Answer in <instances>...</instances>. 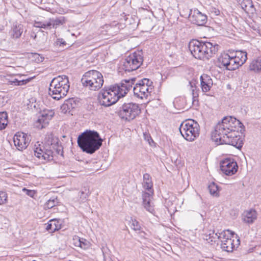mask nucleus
Returning a JSON list of instances; mask_svg holds the SVG:
<instances>
[{
    "label": "nucleus",
    "mask_w": 261,
    "mask_h": 261,
    "mask_svg": "<svg viewBox=\"0 0 261 261\" xmlns=\"http://www.w3.org/2000/svg\"><path fill=\"white\" fill-rule=\"evenodd\" d=\"M69 88L68 77L65 75H59L51 81L48 94L53 99L59 100L67 95Z\"/></svg>",
    "instance_id": "nucleus-6"
},
{
    "label": "nucleus",
    "mask_w": 261,
    "mask_h": 261,
    "mask_svg": "<svg viewBox=\"0 0 261 261\" xmlns=\"http://www.w3.org/2000/svg\"><path fill=\"white\" fill-rule=\"evenodd\" d=\"M257 212L254 208L245 210L242 215L243 221L248 224H251L254 222L257 218Z\"/></svg>",
    "instance_id": "nucleus-18"
},
{
    "label": "nucleus",
    "mask_w": 261,
    "mask_h": 261,
    "mask_svg": "<svg viewBox=\"0 0 261 261\" xmlns=\"http://www.w3.org/2000/svg\"><path fill=\"white\" fill-rule=\"evenodd\" d=\"M249 250H250V251H249V252H252V250H253V248H251V249H250Z\"/></svg>",
    "instance_id": "nucleus-52"
},
{
    "label": "nucleus",
    "mask_w": 261,
    "mask_h": 261,
    "mask_svg": "<svg viewBox=\"0 0 261 261\" xmlns=\"http://www.w3.org/2000/svg\"><path fill=\"white\" fill-rule=\"evenodd\" d=\"M116 113L121 119L129 122L141 113V109L137 103L124 102L119 108Z\"/></svg>",
    "instance_id": "nucleus-8"
},
{
    "label": "nucleus",
    "mask_w": 261,
    "mask_h": 261,
    "mask_svg": "<svg viewBox=\"0 0 261 261\" xmlns=\"http://www.w3.org/2000/svg\"><path fill=\"white\" fill-rule=\"evenodd\" d=\"M137 79L134 82L133 92L134 95L141 99L143 98H147L150 95L154 89L153 82L148 79H143L138 80Z\"/></svg>",
    "instance_id": "nucleus-10"
},
{
    "label": "nucleus",
    "mask_w": 261,
    "mask_h": 261,
    "mask_svg": "<svg viewBox=\"0 0 261 261\" xmlns=\"http://www.w3.org/2000/svg\"><path fill=\"white\" fill-rule=\"evenodd\" d=\"M144 138L145 140L148 142V143L150 144V141L153 142L152 139L151 138L150 134L146 132L143 133Z\"/></svg>",
    "instance_id": "nucleus-46"
},
{
    "label": "nucleus",
    "mask_w": 261,
    "mask_h": 261,
    "mask_svg": "<svg viewBox=\"0 0 261 261\" xmlns=\"http://www.w3.org/2000/svg\"><path fill=\"white\" fill-rule=\"evenodd\" d=\"M56 44L57 46L63 48L66 46L67 43L63 38H58L56 41Z\"/></svg>",
    "instance_id": "nucleus-44"
},
{
    "label": "nucleus",
    "mask_w": 261,
    "mask_h": 261,
    "mask_svg": "<svg viewBox=\"0 0 261 261\" xmlns=\"http://www.w3.org/2000/svg\"><path fill=\"white\" fill-rule=\"evenodd\" d=\"M30 81V79H27L26 80H18L17 79H15L14 80L10 81L9 83L11 85L14 86H22L25 85Z\"/></svg>",
    "instance_id": "nucleus-34"
},
{
    "label": "nucleus",
    "mask_w": 261,
    "mask_h": 261,
    "mask_svg": "<svg viewBox=\"0 0 261 261\" xmlns=\"http://www.w3.org/2000/svg\"><path fill=\"white\" fill-rule=\"evenodd\" d=\"M8 194L5 191H0V205H3L7 202Z\"/></svg>",
    "instance_id": "nucleus-36"
},
{
    "label": "nucleus",
    "mask_w": 261,
    "mask_h": 261,
    "mask_svg": "<svg viewBox=\"0 0 261 261\" xmlns=\"http://www.w3.org/2000/svg\"><path fill=\"white\" fill-rule=\"evenodd\" d=\"M122 97H120V96H117V97H109L106 96L105 94L98 95L99 103L101 106L105 107H108L114 105Z\"/></svg>",
    "instance_id": "nucleus-21"
},
{
    "label": "nucleus",
    "mask_w": 261,
    "mask_h": 261,
    "mask_svg": "<svg viewBox=\"0 0 261 261\" xmlns=\"http://www.w3.org/2000/svg\"><path fill=\"white\" fill-rule=\"evenodd\" d=\"M30 136L24 133H17L13 137L15 146L19 150H23L29 145Z\"/></svg>",
    "instance_id": "nucleus-15"
},
{
    "label": "nucleus",
    "mask_w": 261,
    "mask_h": 261,
    "mask_svg": "<svg viewBox=\"0 0 261 261\" xmlns=\"http://www.w3.org/2000/svg\"><path fill=\"white\" fill-rule=\"evenodd\" d=\"M249 70L256 73L261 72V56L252 61L249 65Z\"/></svg>",
    "instance_id": "nucleus-24"
},
{
    "label": "nucleus",
    "mask_w": 261,
    "mask_h": 261,
    "mask_svg": "<svg viewBox=\"0 0 261 261\" xmlns=\"http://www.w3.org/2000/svg\"><path fill=\"white\" fill-rule=\"evenodd\" d=\"M136 77L123 79L120 83L109 86H105L99 93V95L105 94L107 97H124L132 88Z\"/></svg>",
    "instance_id": "nucleus-5"
},
{
    "label": "nucleus",
    "mask_w": 261,
    "mask_h": 261,
    "mask_svg": "<svg viewBox=\"0 0 261 261\" xmlns=\"http://www.w3.org/2000/svg\"><path fill=\"white\" fill-rule=\"evenodd\" d=\"M22 191L25 193V194L31 197H34L36 195V192L35 190L27 189L25 188L22 189Z\"/></svg>",
    "instance_id": "nucleus-43"
},
{
    "label": "nucleus",
    "mask_w": 261,
    "mask_h": 261,
    "mask_svg": "<svg viewBox=\"0 0 261 261\" xmlns=\"http://www.w3.org/2000/svg\"><path fill=\"white\" fill-rule=\"evenodd\" d=\"M49 19L52 24V29H56L57 27L65 24L67 21V18L63 16L50 18Z\"/></svg>",
    "instance_id": "nucleus-26"
},
{
    "label": "nucleus",
    "mask_w": 261,
    "mask_h": 261,
    "mask_svg": "<svg viewBox=\"0 0 261 261\" xmlns=\"http://www.w3.org/2000/svg\"><path fill=\"white\" fill-rule=\"evenodd\" d=\"M36 31L37 30H33L30 34L31 38H33L34 40H36L37 39V36L36 33H38V32H37Z\"/></svg>",
    "instance_id": "nucleus-49"
},
{
    "label": "nucleus",
    "mask_w": 261,
    "mask_h": 261,
    "mask_svg": "<svg viewBox=\"0 0 261 261\" xmlns=\"http://www.w3.org/2000/svg\"><path fill=\"white\" fill-rule=\"evenodd\" d=\"M23 26L21 24H13L11 30V37L14 39L19 38L23 32Z\"/></svg>",
    "instance_id": "nucleus-25"
},
{
    "label": "nucleus",
    "mask_w": 261,
    "mask_h": 261,
    "mask_svg": "<svg viewBox=\"0 0 261 261\" xmlns=\"http://www.w3.org/2000/svg\"><path fill=\"white\" fill-rule=\"evenodd\" d=\"M234 58H237L240 61L241 63L243 64L247 59V53L245 51L237 50L236 52Z\"/></svg>",
    "instance_id": "nucleus-30"
},
{
    "label": "nucleus",
    "mask_w": 261,
    "mask_h": 261,
    "mask_svg": "<svg viewBox=\"0 0 261 261\" xmlns=\"http://www.w3.org/2000/svg\"><path fill=\"white\" fill-rule=\"evenodd\" d=\"M226 229L223 230L221 232L219 230L215 232V229H212V233L210 232L208 234H205L203 239L213 244L216 241V239H225L226 237Z\"/></svg>",
    "instance_id": "nucleus-19"
},
{
    "label": "nucleus",
    "mask_w": 261,
    "mask_h": 261,
    "mask_svg": "<svg viewBox=\"0 0 261 261\" xmlns=\"http://www.w3.org/2000/svg\"><path fill=\"white\" fill-rule=\"evenodd\" d=\"M139 223L137 220L130 218V220L128 221L127 225L130 228H141Z\"/></svg>",
    "instance_id": "nucleus-35"
},
{
    "label": "nucleus",
    "mask_w": 261,
    "mask_h": 261,
    "mask_svg": "<svg viewBox=\"0 0 261 261\" xmlns=\"http://www.w3.org/2000/svg\"><path fill=\"white\" fill-rule=\"evenodd\" d=\"M218 62V66L220 68H225L226 70L231 71L238 69L243 65L237 58L226 53L219 57Z\"/></svg>",
    "instance_id": "nucleus-13"
},
{
    "label": "nucleus",
    "mask_w": 261,
    "mask_h": 261,
    "mask_svg": "<svg viewBox=\"0 0 261 261\" xmlns=\"http://www.w3.org/2000/svg\"><path fill=\"white\" fill-rule=\"evenodd\" d=\"M152 194L149 192H143L142 194V204L151 201Z\"/></svg>",
    "instance_id": "nucleus-37"
},
{
    "label": "nucleus",
    "mask_w": 261,
    "mask_h": 261,
    "mask_svg": "<svg viewBox=\"0 0 261 261\" xmlns=\"http://www.w3.org/2000/svg\"><path fill=\"white\" fill-rule=\"evenodd\" d=\"M59 201L57 196H53L45 203L46 208L50 209L58 204Z\"/></svg>",
    "instance_id": "nucleus-32"
},
{
    "label": "nucleus",
    "mask_w": 261,
    "mask_h": 261,
    "mask_svg": "<svg viewBox=\"0 0 261 261\" xmlns=\"http://www.w3.org/2000/svg\"><path fill=\"white\" fill-rule=\"evenodd\" d=\"M237 127L242 134L245 131L244 124L239 120L233 116H225L215 126L212 139L217 145L227 144L241 149L243 138L239 135L238 130H236Z\"/></svg>",
    "instance_id": "nucleus-1"
},
{
    "label": "nucleus",
    "mask_w": 261,
    "mask_h": 261,
    "mask_svg": "<svg viewBox=\"0 0 261 261\" xmlns=\"http://www.w3.org/2000/svg\"><path fill=\"white\" fill-rule=\"evenodd\" d=\"M40 115L36 121L37 127L40 128L45 127L49 123V121L54 116L55 113L52 110H44L43 111L39 110Z\"/></svg>",
    "instance_id": "nucleus-16"
},
{
    "label": "nucleus",
    "mask_w": 261,
    "mask_h": 261,
    "mask_svg": "<svg viewBox=\"0 0 261 261\" xmlns=\"http://www.w3.org/2000/svg\"><path fill=\"white\" fill-rule=\"evenodd\" d=\"M103 139L95 130H86L81 134L77 140L78 146L87 153L92 154L98 150L102 145Z\"/></svg>",
    "instance_id": "nucleus-4"
},
{
    "label": "nucleus",
    "mask_w": 261,
    "mask_h": 261,
    "mask_svg": "<svg viewBox=\"0 0 261 261\" xmlns=\"http://www.w3.org/2000/svg\"><path fill=\"white\" fill-rule=\"evenodd\" d=\"M59 229H46V230L48 231L49 233H53L56 231H58L59 230Z\"/></svg>",
    "instance_id": "nucleus-50"
},
{
    "label": "nucleus",
    "mask_w": 261,
    "mask_h": 261,
    "mask_svg": "<svg viewBox=\"0 0 261 261\" xmlns=\"http://www.w3.org/2000/svg\"><path fill=\"white\" fill-rule=\"evenodd\" d=\"M220 169L225 175L231 176L237 172L238 166L233 159L226 158L221 161Z\"/></svg>",
    "instance_id": "nucleus-14"
},
{
    "label": "nucleus",
    "mask_w": 261,
    "mask_h": 261,
    "mask_svg": "<svg viewBox=\"0 0 261 261\" xmlns=\"http://www.w3.org/2000/svg\"><path fill=\"white\" fill-rule=\"evenodd\" d=\"M43 21H35L34 22L33 27L36 28H41L42 23Z\"/></svg>",
    "instance_id": "nucleus-48"
},
{
    "label": "nucleus",
    "mask_w": 261,
    "mask_h": 261,
    "mask_svg": "<svg viewBox=\"0 0 261 261\" xmlns=\"http://www.w3.org/2000/svg\"><path fill=\"white\" fill-rule=\"evenodd\" d=\"M188 47L193 56L195 59L201 60H209L220 48V45L215 42H211L197 39L191 40Z\"/></svg>",
    "instance_id": "nucleus-2"
},
{
    "label": "nucleus",
    "mask_w": 261,
    "mask_h": 261,
    "mask_svg": "<svg viewBox=\"0 0 261 261\" xmlns=\"http://www.w3.org/2000/svg\"><path fill=\"white\" fill-rule=\"evenodd\" d=\"M80 239L81 240L80 241L81 244H80L79 247L84 249L88 248L90 245L89 242L82 238H81Z\"/></svg>",
    "instance_id": "nucleus-41"
},
{
    "label": "nucleus",
    "mask_w": 261,
    "mask_h": 261,
    "mask_svg": "<svg viewBox=\"0 0 261 261\" xmlns=\"http://www.w3.org/2000/svg\"><path fill=\"white\" fill-rule=\"evenodd\" d=\"M241 8L247 13L253 14L255 9L252 0H238Z\"/></svg>",
    "instance_id": "nucleus-23"
},
{
    "label": "nucleus",
    "mask_w": 261,
    "mask_h": 261,
    "mask_svg": "<svg viewBox=\"0 0 261 261\" xmlns=\"http://www.w3.org/2000/svg\"><path fill=\"white\" fill-rule=\"evenodd\" d=\"M78 103L79 101H77L75 98H70L64 101L61 109L64 113H70L71 110L77 107Z\"/></svg>",
    "instance_id": "nucleus-22"
},
{
    "label": "nucleus",
    "mask_w": 261,
    "mask_h": 261,
    "mask_svg": "<svg viewBox=\"0 0 261 261\" xmlns=\"http://www.w3.org/2000/svg\"><path fill=\"white\" fill-rule=\"evenodd\" d=\"M144 208L151 214H153L154 213V210L153 207V205H152L151 201H149L148 202H146L142 204Z\"/></svg>",
    "instance_id": "nucleus-38"
},
{
    "label": "nucleus",
    "mask_w": 261,
    "mask_h": 261,
    "mask_svg": "<svg viewBox=\"0 0 261 261\" xmlns=\"http://www.w3.org/2000/svg\"><path fill=\"white\" fill-rule=\"evenodd\" d=\"M34 151L35 155L44 163L53 161L56 154L63 155V148L58 138H53L45 144L37 142Z\"/></svg>",
    "instance_id": "nucleus-3"
},
{
    "label": "nucleus",
    "mask_w": 261,
    "mask_h": 261,
    "mask_svg": "<svg viewBox=\"0 0 261 261\" xmlns=\"http://www.w3.org/2000/svg\"><path fill=\"white\" fill-rule=\"evenodd\" d=\"M143 58L142 50L134 51L127 56L122 62V69L128 72L137 70L142 64Z\"/></svg>",
    "instance_id": "nucleus-11"
},
{
    "label": "nucleus",
    "mask_w": 261,
    "mask_h": 261,
    "mask_svg": "<svg viewBox=\"0 0 261 261\" xmlns=\"http://www.w3.org/2000/svg\"><path fill=\"white\" fill-rule=\"evenodd\" d=\"M200 81L202 91L204 93L210 91L213 85L211 77L206 74H202L200 77Z\"/></svg>",
    "instance_id": "nucleus-20"
},
{
    "label": "nucleus",
    "mask_w": 261,
    "mask_h": 261,
    "mask_svg": "<svg viewBox=\"0 0 261 261\" xmlns=\"http://www.w3.org/2000/svg\"><path fill=\"white\" fill-rule=\"evenodd\" d=\"M215 13H216V15H219L220 13V11L219 10H217V11H215Z\"/></svg>",
    "instance_id": "nucleus-51"
},
{
    "label": "nucleus",
    "mask_w": 261,
    "mask_h": 261,
    "mask_svg": "<svg viewBox=\"0 0 261 261\" xmlns=\"http://www.w3.org/2000/svg\"><path fill=\"white\" fill-rule=\"evenodd\" d=\"M28 108L33 111L39 112L40 108H39V105L36 102H31L28 103Z\"/></svg>",
    "instance_id": "nucleus-39"
},
{
    "label": "nucleus",
    "mask_w": 261,
    "mask_h": 261,
    "mask_svg": "<svg viewBox=\"0 0 261 261\" xmlns=\"http://www.w3.org/2000/svg\"><path fill=\"white\" fill-rule=\"evenodd\" d=\"M8 123V113L6 111L0 112V130L5 129Z\"/></svg>",
    "instance_id": "nucleus-27"
},
{
    "label": "nucleus",
    "mask_w": 261,
    "mask_h": 261,
    "mask_svg": "<svg viewBox=\"0 0 261 261\" xmlns=\"http://www.w3.org/2000/svg\"><path fill=\"white\" fill-rule=\"evenodd\" d=\"M227 234L224 240L221 241V248L228 252H231L237 249L240 244V240L238 234L230 229H226Z\"/></svg>",
    "instance_id": "nucleus-12"
},
{
    "label": "nucleus",
    "mask_w": 261,
    "mask_h": 261,
    "mask_svg": "<svg viewBox=\"0 0 261 261\" xmlns=\"http://www.w3.org/2000/svg\"><path fill=\"white\" fill-rule=\"evenodd\" d=\"M16 230H19L18 231H19V232L20 233V229H16Z\"/></svg>",
    "instance_id": "nucleus-54"
},
{
    "label": "nucleus",
    "mask_w": 261,
    "mask_h": 261,
    "mask_svg": "<svg viewBox=\"0 0 261 261\" xmlns=\"http://www.w3.org/2000/svg\"><path fill=\"white\" fill-rule=\"evenodd\" d=\"M179 130L182 136L188 141H194L199 135V124L192 119L182 122Z\"/></svg>",
    "instance_id": "nucleus-9"
},
{
    "label": "nucleus",
    "mask_w": 261,
    "mask_h": 261,
    "mask_svg": "<svg viewBox=\"0 0 261 261\" xmlns=\"http://www.w3.org/2000/svg\"><path fill=\"white\" fill-rule=\"evenodd\" d=\"M62 220L61 219H52L48 223L45 228H61Z\"/></svg>",
    "instance_id": "nucleus-29"
},
{
    "label": "nucleus",
    "mask_w": 261,
    "mask_h": 261,
    "mask_svg": "<svg viewBox=\"0 0 261 261\" xmlns=\"http://www.w3.org/2000/svg\"><path fill=\"white\" fill-rule=\"evenodd\" d=\"M80 238V237L77 236H75L73 238V244L76 247H79L80 244H81L80 241L81 240Z\"/></svg>",
    "instance_id": "nucleus-47"
},
{
    "label": "nucleus",
    "mask_w": 261,
    "mask_h": 261,
    "mask_svg": "<svg viewBox=\"0 0 261 261\" xmlns=\"http://www.w3.org/2000/svg\"><path fill=\"white\" fill-rule=\"evenodd\" d=\"M51 23L50 19L48 21H43L42 23L41 27L40 29H44L45 30H51L52 29Z\"/></svg>",
    "instance_id": "nucleus-42"
},
{
    "label": "nucleus",
    "mask_w": 261,
    "mask_h": 261,
    "mask_svg": "<svg viewBox=\"0 0 261 261\" xmlns=\"http://www.w3.org/2000/svg\"><path fill=\"white\" fill-rule=\"evenodd\" d=\"M144 188L149 192H151L152 188V183L150 175L148 173L143 174Z\"/></svg>",
    "instance_id": "nucleus-28"
},
{
    "label": "nucleus",
    "mask_w": 261,
    "mask_h": 261,
    "mask_svg": "<svg viewBox=\"0 0 261 261\" xmlns=\"http://www.w3.org/2000/svg\"><path fill=\"white\" fill-rule=\"evenodd\" d=\"M189 18L193 23L199 26L204 25L207 20V16L202 13L197 9H194L193 11L190 10Z\"/></svg>",
    "instance_id": "nucleus-17"
},
{
    "label": "nucleus",
    "mask_w": 261,
    "mask_h": 261,
    "mask_svg": "<svg viewBox=\"0 0 261 261\" xmlns=\"http://www.w3.org/2000/svg\"><path fill=\"white\" fill-rule=\"evenodd\" d=\"M127 18L126 17V16H125V18H124V20L126 21L127 20Z\"/></svg>",
    "instance_id": "nucleus-53"
},
{
    "label": "nucleus",
    "mask_w": 261,
    "mask_h": 261,
    "mask_svg": "<svg viewBox=\"0 0 261 261\" xmlns=\"http://www.w3.org/2000/svg\"><path fill=\"white\" fill-rule=\"evenodd\" d=\"M137 233H138L141 237L147 239L149 235L143 231H141V229H134Z\"/></svg>",
    "instance_id": "nucleus-45"
},
{
    "label": "nucleus",
    "mask_w": 261,
    "mask_h": 261,
    "mask_svg": "<svg viewBox=\"0 0 261 261\" xmlns=\"http://www.w3.org/2000/svg\"><path fill=\"white\" fill-rule=\"evenodd\" d=\"M208 189L211 195L214 196H218L220 191L219 187L214 182H212L208 186Z\"/></svg>",
    "instance_id": "nucleus-31"
},
{
    "label": "nucleus",
    "mask_w": 261,
    "mask_h": 261,
    "mask_svg": "<svg viewBox=\"0 0 261 261\" xmlns=\"http://www.w3.org/2000/svg\"><path fill=\"white\" fill-rule=\"evenodd\" d=\"M185 99L183 98L179 97L175 99L173 103L175 108L180 109L183 106Z\"/></svg>",
    "instance_id": "nucleus-40"
},
{
    "label": "nucleus",
    "mask_w": 261,
    "mask_h": 261,
    "mask_svg": "<svg viewBox=\"0 0 261 261\" xmlns=\"http://www.w3.org/2000/svg\"><path fill=\"white\" fill-rule=\"evenodd\" d=\"M192 88V102L194 105L195 102H198V96H199V90L197 89L196 86H193L191 82H189Z\"/></svg>",
    "instance_id": "nucleus-33"
},
{
    "label": "nucleus",
    "mask_w": 261,
    "mask_h": 261,
    "mask_svg": "<svg viewBox=\"0 0 261 261\" xmlns=\"http://www.w3.org/2000/svg\"><path fill=\"white\" fill-rule=\"evenodd\" d=\"M32 261H37V260H32Z\"/></svg>",
    "instance_id": "nucleus-55"
},
{
    "label": "nucleus",
    "mask_w": 261,
    "mask_h": 261,
    "mask_svg": "<svg viewBox=\"0 0 261 261\" xmlns=\"http://www.w3.org/2000/svg\"><path fill=\"white\" fill-rule=\"evenodd\" d=\"M103 82L102 74L95 70H91L85 72L81 79V82L84 87L93 91L100 89L103 84Z\"/></svg>",
    "instance_id": "nucleus-7"
}]
</instances>
